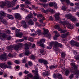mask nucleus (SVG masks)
Returning a JSON list of instances; mask_svg holds the SVG:
<instances>
[{"instance_id":"49530a36","label":"nucleus","mask_w":79,"mask_h":79,"mask_svg":"<svg viewBox=\"0 0 79 79\" xmlns=\"http://www.w3.org/2000/svg\"><path fill=\"white\" fill-rule=\"evenodd\" d=\"M6 39H7V40H11V36H6Z\"/></svg>"},{"instance_id":"6e6552de","label":"nucleus","mask_w":79,"mask_h":79,"mask_svg":"<svg viewBox=\"0 0 79 79\" xmlns=\"http://www.w3.org/2000/svg\"><path fill=\"white\" fill-rule=\"evenodd\" d=\"M0 59L1 60H4V61H6V60H7L6 55V54L1 55L0 57Z\"/></svg>"},{"instance_id":"4be33fe9","label":"nucleus","mask_w":79,"mask_h":79,"mask_svg":"<svg viewBox=\"0 0 79 79\" xmlns=\"http://www.w3.org/2000/svg\"><path fill=\"white\" fill-rule=\"evenodd\" d=\"M71 66H72L73 67H74V69H77V66L75 64V63L73 62L71 63Z\"/></svg>"},{"instance_id":"cd10ccee","label":"nucleus","mask_w":79,"mask_h":79,"mask_svg":"<svg viewBox=\"0 0 79 79\" xmlns=\"http://www.w3.org/2000/svg\"><path fill=\"white\" fill-rule=\"evenodd\" d=\"M76 42L74 40H71L70 41V44L71 45H74L76 44Z\"/></svg>"},{"instance_id":"6ab92c4d","label":"nucleus","mask_w":79,"mask_h":79,"mask_svg":"<svg viewBox=\"0 0 79 79\" xmlns=\"http://www.w3.org/2000/svg\"><path fill=\"white\" fill-rule=\"evenodd\" d=\"M57 67V64H55L53 65H51L50 66V68L51 69H54V68H56Z\"/></svg>"},{"instance_id":"37998d69","label":"nucleus","mask_w":79,"mask_h":79,"mask_svg":"<svg viewBox=\"0 0 79 79\" xmlns=\"http://www.w3.org/2000/svg\"><path fill=\"white\" fill-rule=\"evenodd\" d=\"M10 3L11 4V5L12 6V7H13L15 5V2H10Z\"/></svg>"},{"instance_id":"9d476101","label":"nucleus","mask_w":79,"mask_h":79,"mask_svg":"<svg viewBox=\"0 0 79 79\" xmlns=\"http://www.w3.org/2000/svg\"><path fill=\"white\" fill-rule=\"evenodd\" d=\"M0 67L1 68H4L6 69L7 67V65L5 63H1L0 64Z\"/></svg>"},{"instance_id":"a19ab883","label":"nucleus","mask_w":79,"mask_h":79,"mask_svg":"<svg viewBox=\"0 0 79 79\" xmlns=\"http://www.w3.org/2000/svg\"><path fill=\"white\" fill-rule=\"evenodd\" d=\"M75 58L76 59V60H78V61H79V55H78L75 57ZM78 63H79V62Z\"/></svg>"},{"instance_id":"2f4dec72","label":"nucleus","mask_w":79,"mask_h":79,"mask_svg":"<svg viewBox=\"0 0 79 79\" xmlns=\"http://www.w3.org/2000/svg\"><path fill=\"white\" fill-rule=\"evenodd\" d=\"M19 48V46L18 45H16L14 47V49L15 50H18Z\"/></svg>"},{"instance_id":"2eb2a0df","label":"nucleus","mask_w":79,"mask_h":79,"mask_svg":"<svg viewBox=\"0 0 79 79\" xmlns=\"http://www.w3.org/2000/svg\"><path fill=\"white\" fill-rule=\"evenodd\" d=\"M51 12V13H54V11L52 10V9H50L49 10H44V13H48V12Z\"/></svg>"},{"instance_id":"a211bd4d","label":"nucleus","mask_w":79,"mask_h":79,"mask_svg":"<svg viewBox=\"0 0 79 79\" xmlns=\"http://www.w3.org/2000/svg\"><path fill=\"white\" fill-rule=\"evenodd\" d=\"M45 42V39H42V40H40L39 42H37V44H40L42 43H44Z\"/></svg>"},{"instance_id":"79ce46f5","label":"nucleus","mask_w":79,"mask_h":79,"mask_svg":"<svg viewBox=\"0 0 79 79\" xmlns=\"http://www.w3.org/2000/svg\"><path fill=\"white\" fill-rule=\"evenodd\" d=\"M55 29H57L58 28H60V25H56L55 26Z\"/></svg>"},{"instance_id":"c03bdc74","label":"nucleus","mask_w":79,"mask_h":79,"mask_svg":"<svg viewBox=\"0 0 79 79\" xmlns=\"http://www.w3.org/2000/svg\"><path fill=\"white\" fill-rule=\"evenodd\" d=\"M27 76L31 78V77H32L33 76L31 73H29L27 75Z\"/></svg>"},{"instance_id":"603ef678","label":"nucleus","mask_w":79,"mask_h":79,"mask_svg":"<svg viewBox=\"0 0 79 79\" xmlns=\"http://www.w3.org/2000/svg\"><path fill=\"white\" fill-rule=\"evenodd\" d=\"M33 40V38L31 37H30L28 39V40H29V41H30L31 42H32Z\"/></svg>"},{"instance_id":"0e129e2a","label":"nucleus","mask_w":79,"mask_h":79,"mask_svg":"<svg viewBox=\"0 0 79 79\" xmlns=\"http://www.w3.org/2000/svg\"><path fill=\"white\" fill-rule=\"evenodd\" d=\"M40 46L41 47H43V48L45 47V45L44 44H42V43L40 44Z\"/></svg>"},{"instance_id":"338daca9","label":"nucleus","mask_w":79,"mask_h":79,"mask_svg":"<svg viewBox=\"0 0 79 79\" xmlns=\"http://www.w3.org/2000/svg\"><path fill=\"white\" fill-rule=\"evenodd\" d=\"M8 56L9 57H11L12 58H13V56H12V55H11V53H10L8 55Z\"/></svg>"},{"instance_id":"680f3d73","label":"nucleus","mask_w":79,"mask_h":79,"mask_svg":"<svg viewBox=\"0 0 79 79\" xmlns=\"http://www.w3.org/2000/svg\"><path fill=\"white\" fill-rule=\"evenodd\" d=\"M31 48H35V44H33L32 46H31Z\"/></svg>"},{"instance_id":"39448f33","label":"nucleus","mask_w":79,"mask_h":79,"mask_svg":"<svg viewBox=\"0 0 79 79\" xmlns=\"http://www.w3.org/2000/svg\"><path fill=\"white\" fill-rule=\"evenodd\" d=\"M43 29L44 30L43 35L45 37H51V35H50V34L49 31H48V29H45L44 28H43Z\"/></svg>"},{"instance_id":"b1692460","label":"nucleus","mask_w":79,"mask_h":79,"mask_svg":"<svg viewBox=\"0 0 79 79\" xmlns=\"http://www.w3.org/2000/svg\"><path fill=\"white\" fill-rule=\"evenodd\" d=\"M36 33H37V34H38L39 35H41V34H42V31L38 29Z\"/></svg>"},{"instance_id":"ea45409f","label":"nucleus","mask_w":79,"mask_h":79,"mask_svg":"<svg viewBox=\"0 0 79 79\" xmlns=\"http://www.w3.org/2000/svg\"><path fill=\"white\" fill-rule=\"evenodd\" d=\"M67 22H62L63 25L64 26V28H66V26H65V25L66 24Z\"/></svg>"},{"instance_id":"423d86ee","label":"nucleus","mask_w":79,"mask_h":79,"mask_svg":"<svg viewBox=\"0 0 79 79\" xmlns=\"http://www.w3.org/2000/svg\"><path fill=\"white\" fill-rule=\"evenodd\" d=\"M66 26L67 28H68V29H73V28L74 27L73 26L71 23H69L68 22H67Z\"/></svg>"},{"instance_id":"bb28decb","label":"nucleus","mask_w":79,"mask_h":79,"mask_svg":"<svg viewBox=\"0 0 79 79\" xmlns=\"http://www.w3.org/2000/svg\"><path fill=\"white\" fill-rule=\"evenodd\" d=\"M5 15V13L3 11H0V16H3Z\"/></svg>"},{"instance_id":"1a4fd4ad","label":"nucleus","mask_w":79,"mask_h":79,"mask_svg":"<svg viewBox=\"0 0 79 79\" xmlns=\"http://www.w3.org/2000/svg\"><path fill=\"white\" fill-rule=\"evenodd\" d=\"M15 16L16 19H19V20H21V19H22V17H21V15L19 14H16L15 15Z\"/></svg>"},{"instance_id":"f03ea898","label":"nucleus","mask_w":79,"mask_h":79,"mask_svg":"<svg viewBox=\"0 0 79 79\" xmlns=\"http://www.w3.org/2000/svg\"><path fill=\"white\" fill-rule=\"evenodd\" d=\"M31 43H29L28 44L25 43L24 44L25 49V55L27 56H28L30 54L29 52V47L31 46Z\"/></svg>"},{"instance_id":"72a5a7b5","label":"nucleus","mask_w":79,"mask_h":79,"mask_svg":"<svg viewBox=\"0 0 79 79\" xmlns=\"http://www.w3.org/2000/svg\"><path fill=\"white\" fill-rule=\"evenodd\" d=\"M65 76H68L69 75V70H67L65 71Z\"/></svg>"},{"instance_id":"412c9836","label":"nucleus","mask_w":79,"mask_h":79,"mask_svg":"<svg viewBox=\"0 0 79 79\" xmlns=\"http://www.w3.org/2000/svg\"><path fill=\"white\" fill-rule=\"evenodd\" d=\"M74 74H76V75H79V70H76L73 73Z\"/></svg>"},{"instance_id":"f8f14e48","label":"nucleus","mask_w":79,"mask_h":79,"mask_svg":"<svg viewBox=\"0 0 79 79\" xmlns=\"http://www.w3.org/2000/svg\"><path fill=\"white\" fill-rule=\"evenodd\" d=\"M39 61L40 63H43L44 64H48L47 61L44 59H39Z\"/></svg>"},{"instance_id":"3c124183","label":"nucleus","mask_w":79,"mask_h":79,"mask_svg":"<svg viewBox=\"0 0 79 79\" xmlns=\"http://www.w3.org/2000/svg\"><path fill=\"white\" fill-rule=\"evenodd\" d=\"M75 45L77 47H79V43L76 42Z\"/></svg>"},{"instance_id":"774afa93","label":"nucleus","mask_w":79,"mask_h":79,"mask_svg":"<svg viewBox=\"0 0 79 79\" xmlns=\"http://www.w3.org/2000/svg\"><path fill=\"white\" fill-rule=\"evenodd\" d=\"M75 5H76V6H79V2H76L75 3Z\"/></svg>"},{"instance_id":"e2e57ef3","label":"nucleus","mask_w":79,"mask_h":79,"mask_svg":"<svg viewBox=\"0 0 79 79\" xmlns=\"http://www.w3.org/2000/svg\"><path fill=\"white\" fill-rule=\"evenodd\" d=\"M73 74L70 75L69 76V77L70 79H72V78H73Z\"/></svg>"},{"instance_id":"20e7f679","label":"nucleus","mask_w":79,"mask_h":79,"mask_svg":"<svg viewBox=\"0 0 79 79\" xmlns=\"http://www.w3.org/2000/svg\"><path fill=\"white\" fill-rule=\"evenodd\" d=\"M66 17L67 19H70L72 21H76V18L73 16L71 14H69L66 15Z\"/></svg>"},{"instance_id":"69168bd1","label":"nucleus","mask_w":79,"mask_h":79,"mask_svg":"<svg viewBox=\"0 0 79 79\" xmlns=\"http://www.w3.org/2000/svg\"><path fill=\"white\" fill-rule=\"evenodd\" d=\"M30 19V18L28 16V15L25 18L26 20H29V19Z\"/></svg>"},{"instance_id":"5701e85b","label":"nucleus","mask_w":79,"mask_h":79,"mask_svg":"<svg viewBox=\"0 0 79 79\" xmlns=\"http://www.w3.org/2000/svg\"><path fill=\"white\" fill-rule=\"evenodd\" d=\"M1 36H2L3 38H6L7 35L5 33H1L0 34Z\"/></svg>"},{"instance_id":"a878e982","label":"nucleus","mask_w":79,"mask_h":79,"mask_svg":"<svg viewBox=\"0 0 79 79\" xmlns=\"http://www.w3.org/2000/svg\"><path fill=\"white\" fill-rule=\"evenodd\" d=\"M66 56V54L63 52H62L61 53V56L62 58H63Z\"/></svg>"},{"instance_id":"c85d7f7f","label":"nucleus","mask_w":79,"mask_h":79,"mask_svg":"<svg viewBox=\"0 0 79 79\" xmlns=\"http://www.w3.org/2000/svg\"><path fill=\"white\" fill-rule=\"evenodd\" d=\"M67 9V7L65 6H63L62 7V10L64 11H66Z\"/></svg>"},{"instance_id":"7ed1b4c3","label":"nucleus","mask_w":79,"mask_h":79,"mask_svg":"<svg viewBox=\"0 0 79 79\" xmlns=\"http://www.w3.org/2000/svg\"><path fill=\"white\" fill-rule=\"evenodd\" d=\"M6 6L8 8L10 7H12L11 4V2L9 1H7L6 2H0V6L2 8H3L4 6H5L6 5Z\"/></svg>"},{"instance_id":"c9c22d12","label":"nucleus","mask_w":79,"mask_h":79,"mask_svg":"<svg viewBox=\"0 0 79 79\" xmlns=\"http://www.w3.org/2000/svg\"><path fill=\"white\" fill-rule=\"evenodd\" d=\"M57 78L58 79H61L62 77V76L61 74H57Z\"/></svg>"},{"instance_id":"aec40b11","label":"nucleus","mask_w":79,"mask_h":79,"mask_svg":"<svg viewBox=\"0 0 79 79\" xmlns=\"http://www.w3.org/2000/svg\"><path fill=\"white\" fill-rule=\"evenodd\" d=\"M28 25H34V23L32 20H29L28 22Z\"/></svg>"},{"instance_id":"dca6fc26","label":"nucleus","mask_w":79,"mask_h":79,"mask_svg":"<svg viewBox=\"0 0 79 79\" xmlns=\"http://www.w3.org/2000/svg\"><path fill=\"white\" fill-rule=\"evenodd\" d=\"M68 35H69V32H67L65 34H62L61 35V36L62 38H65V37H67Z\"/></svg>"},{"instance_id":"473e14b6","label":"nucleus","mask_w":79,"mask_h":79,"mask_svg":"<svg viewBox=\"0 0 79 79\" xmlns=\"http://www.w3.org/2000/svg\"><path fill=\"white\" fill-rule=\"evenodd\" d=\"M33 15V14L31 12H30V14H28L27 16L29 18L31 19L33 17V16H32Z\"/></svg>"},{"instance_id":"de8ad7c7","label":"nucleus","mask_w":79,"mask_h":79,"mask_svg":"<svg viewBox=\"0 0 79 79\" xmlns=\"http://www.w3.org/2000/svg\"><path fill=\"white\" fill-rule=\"evenodd\" d=\"M37 33H33V34H31V35L32 37H35V35H37Z\"/></svg>"},{"instance_id":"f704fd0d","label":"nucleus","mask_w":79,"mask_h":79,"mask_svg":"<svg viewBox=\"0 0 79 79\" xmlns=\"http://www.w3.org/2000/svg\"><path fill=\"white\" fill-rule=\"evenodd\" d=\"M35 58V56L34 55H31L30 56V58L32 60H34Z\"/></svg>"},{"instance_id":"864d4df0","label":"nucleus","mask_w":79,"mask_h":79,"mask_svg":"<svg viewBox=\"0 0 79 79\" xmlns=\"http://www.w3.org/2000/svg\"><path fill=\"white\" fill-rule=\"evenodd\" d=\"M67 32V30H62L61 31V32H60V33H64L65 32Z\"/></svg>"},{"instance_id":"6e6d98bb","label":"nucleus","mask_w":79,"mask_h":79,"mask_svg":"<svg viewBox=\"0 0 79 79\" xmlns=\"http://www.w3.org/2000/svg\"><path fill=\"white\" fill-rule=\"evenodd\" d=\"M19 47H23V44L21 43H19L18 45Z\"/></svg>"},{"instance_id":"393cba45","label":"nucleus","mask_w":79,"mask_h":79,"mask_svg":"<svg viewBox=\"0 0 79 79\" xmlns=\"http://www.w3.org/2000/svg\"><path fill=\"white\" fill-rule=\"evenodd\" d=\"M43 15L41 14H40L37 15V17L39 19H41V18H43Z\"/></svg>"},{"instance_id":"8fccbe9b","label":"nucleus","mask_w":79,"mask_h":79,"mask_svg":"<svg viewBox=\"0 0 79 79\" xmlns=\"http://www.w3.org/2000/svg\"><path fill=\"white\" fill-rule=\"evenodd\" d=\"M40 51L41 53H43L44 52V49H40Z\"/></svg>"},{"instance_id":"4c0bfd02","label":"nucleus","mask_w":79,"mask_h":79,"mask_svg":"<svg viewBox=\"0 0 79 79\" xmlns=\"http://www.w3.org/2000/svg\"><path fill=\"white\" fill-rule=\"evenodd\" d=\"M74 69H74V67H72L70 68V70L72 73H74Z\"/></svg>"},{"instance_id":"13d9d810","label":"nucleus","mask_w":79,"mask_h":79,"mask_svg":"<svg viewBox=\"0 0 79 79\" xmlns=\"http://www.w3.org/2000/svg\"><path fill=\"white\" fill-rule=\"evenodd\" d=\"M7 64L8 65H12L13 64L10 61H9L7 62Z\"/></svg>"},{"instance_id":"4468645a","label":"nucleus","mask_w":79,"mask_h":79,"mask_svg":"<svg viewBox=\"0 0 79 79\" xmlns=\"http://www.w3.org/2000/svg\"><path fill=\"white\" fill-rule=\"evenodd\" d=\"M60 14L59 13H56L55 14V17L56 18V20L58 21V20H59L60 19Z\"/></svg>"},{"instance_id":"bf43d9fd","label":"nucleus","mask_w":79,"mask_h":79,"mask_svg":"<svg viewBox=\"0 0 79 79\" xmlns=\"http://www.w3.org/2000/svg\"><path fill=\"white\" fill-rule=\"evenodd\" d=\"M22 62L23 63H26V60L25 59H23L22 60Z\"/></svg>"},{"instance_id":"09e8293b","label":"nucleus","mask_w":79,"mask_h":79,"mask_svg":"<svg viewBox=\"0 0 79 79\" xmlns=\"http://www.w3.org/2000/svg\"><path fill=\"white\" fill-rule=\"evenodd\" d=\"M28 64L30 66H31L32 65V63L31 61L28 62Z\"/></svg>"},{"instance_id":"ddd939ff","label":"nucleus","mask_w":79,"mask_h":79,"mask_svg":"<svg viewBox=\"0 0 79 79\" xmlns=\"http://www.w3.org/2000/svg\"><path fill=\"white\" fill-rule=\"evenodd\" d=\"M15 35L18 37H22V36L23 35V33L19 31L17 32L15 34Z\"/></svg>"},{"instance_id":"9b49d317","label":"nucleus","mask_w":79,"mask_h":79,"mask_svg":"<svg viewBox=\"0 0 79 79\" xmlns=\"http://www.w3.org/2000/svg\"><path fill=\"white\" fill-rule=\"evenodd\" d=\"M45 72H44L43 73V75L44 76H48V74H50V70L47 69L45 70Z\"/></svg>"},{"instance_id":"0eeeda50","label":"nucleus","mask_w":79,"mask_h":79,"mask_svg":"<svg viewBox=\"0 0 79 79\" xmlns=\"http://www.w3.org/2000/svg\"><path fill=\"white\" fill-rule=\"evenodd\" d=\"M49 6H53L54 8H58V6H57V4L55 2H50L49 4Z\"/></svg>"},{"instance_id":"c756f323","label":"nucleus","mask_w":79,"mask_h":79,"mask_svg":"<svg viewBox=\"0 0 79 79\" xmlns=\"http://www.w3.org/2000/svg\"><path fill=\"white\" fill-rule=\"evenodd\" d=\"M54 32L55 33V35L56 37H59L60 36V35L58 32L56 31H54Z\"/></svg>"},{"instance_id":"58836bf2","label":"nucleus","mask_w":79,"mask_h":79,"mask_svg":"<svg viewBox=\"0 0 79 79\" xmlns=\"http://www.w3.org/2000/svg\"><path fill=\"white\" fill-rule=\"evenodd\" d=\"M21 23L23 25H24V24H26V21H25L22 20L21 22Z\"/></svg>"},{"instance_id":"5fc2aeb1","label":"nucleus","mask_w":79,"mask_h":79,"mask_svg":"<svg viewBox=\"0 0 79 79\" xmlns=\"http://www.w3.org/2000/svg\"><path fill=\"white\" fill-rule=\"evenodd\" d=\"M19 8V5H17L15 7L13 8V10H17Z\"/></svg>"},{"instance_id":"f257e3e1","label":"nucleus","mask_w":79,"mask_h":79,"mask_svg":"<svg viewBox=\"0 0 79 79\" xmlns=\"http://www.w3.org/2000/svg\"><path fill=\"white\" fill-rule=\"evenodd\" d=\"M52 45L54 46V50L57 51L58 50L59 47L61 48L63 46L61 44L58 43L57 41L52 42L50 43V45L47 47L48 49H51L52 48Z\"/></svg>"},{"instance_id":"a18cd8bd","label":"nucleus","mask_w":79,"mask_h":79,"mask_svg":"<svg viewBox=\"0 0 79 79\" xmlns=\"http://www.w3.org/2000/svg\"><path fill=\"white\" fill-rule=\"evenodd\" d=\"M23 27L25 29L27 28V25L26 24H25L24 25H23Z\"/></svg>"},{"instance_id":"052dcab7","label":"nucleus","mask_w":79,"mask_h":79,"mask_svg":"<svg viewBox=\"0 0 79 79\" xmlns=\"http://www.w3.org/2000/svg\"><path fill=\"white\" fill-rule=\"evenodd\" d=\"M67 4H69L70 3V2L69 0H65Z\"/></svg>"},{"instance_id":"7c9ffc66","label":"nucleus","mask_w":79,"mask_h":79,"mask_svg":"<svg viewBox=\"0 0 79 79\" xmlns=\"http://www.w3.org/2000/svg\"><path fill=\"white\" fill-rule=\"evenodd\" d=\"M7 48L8 50H12L13 49V47L12 46H9Z\"/></svg>"},{"instance_id":"f3484780","label":"nucleus","mask_w":79,"mask_h":79,"mask_svg":"<svg viewBox=\"0 0 79 79\" xmlns=\"http://www.w3.org/2000/svg\"><path fill=\"white\" fill-rule=\"evenodd\" d=\"M7 16L9 19H14V17L13 16V15H10V14H7Z\"/></svg>"},{"instance_id":"4d7b16f0","label":"nucleus","mask_w":79,"mask_h":79,"mask_svg":"<svg viewBox=\"0 0 79 79\" xmlns=\"http://www.w3.org/2000/svg\"><path fill=\"white\" fill-rule=\"evenodd\" d=\"M58 76V74H54L53 75V77L55 79H56Z\"/></svg>"},{"instance_id":"e433bc0d","label":"nucleus","mask_w":79,"mask_h":79,"mask_svg":"<svg viewBox=\"0 0 79 79\" xmlns=\"http://www.w3.org/2000/svg\"><path fill=\"white\" fill-rule=\"evenodd\" d=\"M25 2L26 4H28L29 5V4H31V2L30 1H28V0H26L25 1Z\"/></svg>"}]
</instances>
